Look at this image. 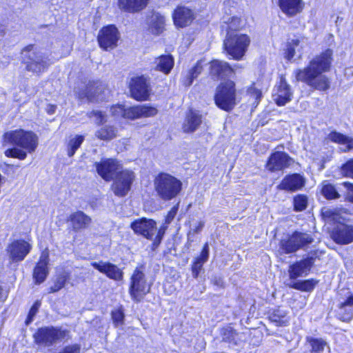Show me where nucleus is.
Returning a JSON list of instances; mask_svg holds the SVG:
<instances>
[{"label":"nucleus","mask_w":353,"mask_h":353,"mask_svg":"<svg viewBox=\"0 0 353 353\" xmlns=\"http://www.w3.org/2000/svg\"><path fill=\"white\" fill-rule=\"evenodd\" d=\"M3 141L23 149L13 148L6 150L4 152L7 157L17 158L20 160L27 157V152H34L39 144V137L34 132L22 129L6 132L3 134Z\"/></svg>","instance_id":"f03ea898"},{"label":"nucleus","mask_w":353,"mask_h":353,"mask_svg":"<svg viewBox=\"0 0 353 353\" xmlns=\"http://www.w3.org/2000/svg\"><path fill=\"white\" fill-rule=\"evenodd\" d=\"M203 265V263L197 262L196 261H194V262L193 263V265L192 266V275L194 278H196L198 276L201 270L202 269Z\"/></svg>","instance_id":"4d7b16f0"},{"label":"nucleus","mask_w":353,"mask_h":353,"mask_svg":"<svg viewBox=\"0 0 353 353\" xmlns=\"http://www.w3.org/2000/svg\"><path fill=\"white\" fill-rule=\"evenodd\" d=\"M321 193L327 199L329 200L336 199L340 197V194L334 185L327 183L326 181H324L322 183Z\"/></svg>","instance_id":"ea45409f"},{"label":"nucleus","mask_w":353,"mask_h":353,"mask_svg":"<svg viewBox=\"0 0 353 353\" xmlns=\"http://www.w3.org/2000/svg\"><path fill=\"white\" fill-rule=\"evenodd\" d=\"M81 345L79 344H73L65 346L59 353H80Z\"/></svg>","instance_id":"6e6d98bb"},{"label":"nucleus","mask_w":353,"mask_h":353,"mask_svg":"<svg viewBox=\"0 0 353 353\" xmlns=\"http://www.w3.org/2000/svg\"><path fill=\"white\" fill-rule=\"evenodd\" d=\"M69 336V331L54 327L39 328L34 337L37 344L50 347Z\"/></svg>","instance_id":"6e6552de"},{"label":"nucleus","mask_w":353,"mask_h":353,"mask_svg":"<svg viewBox=\"0 0 353 353\" xmlns=\"http://www.w3.org/2000/svg\"><path fill=\"white\" fill-rule=\"evenodd\" d=\"M117 135V129L112 125H104L95 132V136L103 141H110Z\"/></svg>","instance_id":"f704fd0d"},{"label":"nucleus","mask_w":353,"mask_h":353,"mask_svg":"<svg viewBox=\"0 0 353 353\" xmlns=\"http://www.w3.org/2000/svg\"><path fill=\"white\" fill-rule=\"evenodd\" d=\"M48 253L43 252L39 261L34 269L33 278L36 283H43L48 274Z\"/></svg>","instance_id":"cd10ccee"},{"label":"nucleus","mask_w":353,"mask_h":353,"mask_svg":"<svg viewBox=\"0 0 353 353\" xmlns=\"http://www.w3.org/2000/svg\"><path fill=\"white\" fill-rule=\"evenodd\" d=\"M131 96L137 101L147 100L150 94V83L143 76L132 78L130 83Z\"/></svg>","instance_id":"2eb2a0df"},{"label":"nucleus","mask_w":353,"mask_h":353,"mask_svg":"<svg viewBox=\"0 0 353 353\" xmlns=\"http://www.w3.org/2000/svg\"><path fill=\"white\" fill-rule=\"evenodd\" d=\"M84 139L83 135H75L69 139L67 144V154L68 157H71L75 154L83 142Z\"/></svg>","instance_id":"4c0bfd02"},{"label":"nucleus","mask_w":353,"mask_h":353,"mask_svg":"<svg viewBox=\"0 0 353 353\" xmlns=\"http://www.w3.org/2000/svg\"><path fill=\"white\" fill-rule=\"evenodd\" d=\"M148 0H119V6L121 10L129 12H136L146 7Z\"/></svg>","instance_id":"2f4dec72"},{"label":"nucleus","mask_w":353,"mask_h":353,"mask_svg":"<svg viewBox=\"0 0 353 353\" xmlns=\"http://www.w3.org/2000/svg\"><path fill=\"white\" fill-rule=\"evenodd\" d=\"M94 166L98 174L105 181H110L115 175L122 169L121 165L114 159H103L96 162Z\"/></svg>","instance_id":"f8f14e48"},{"label":"nucleus","mask_w":353,"mask_h":353,"mask_svg":"<svg viewBox=\"0 0 353 353\" xmlns=\"http://www.w3.org/2000/svg\"><path fill=\"white\" fill-rule=\"evenodd\" d=\"M314 261L315 257L311 255L291 265L288 270L290 279L295 280L298 277L307 275Z\"/></svg>","instance_id":"a211bd4d"},{"label":"nucleus","mask_w":353,"mask_h":353,"mask_svg":"<svg viewBox=\"0 0 353 353\" xmlns=\"http://www.w3.org/2000/svg\"><path fill=\"white\" fill-rule=\"evenodd\" d=\"M327 137L332 142L346 145V149L344 150V152L353 149V139L351 137L336 131L330 132Z\"/></svg>","instance_id":"72a5a7b5"},{"label":"nucleus","mask_w":353,"mask_h":353,"mask_svg":"<svg viewBox=\"0 0 353 353\" xmlns=\"http://www.w3.org/2000/svg\"><path fill=\"white\" fill-rule=\"evenodd\" d=\"M294 208L296 212H301L307 206V197L304 194H298L294 198Z\"/></svg>","instance_id":"37998d69"},{"label":"nucleus","mask_w":353,"mask_h":353,"mask_svg":"<svg viewBox=\"0 0 353 353\" xmlns=\"http://www.w3.org/2000/svg\"><path fill=\"white\" fill-rule=\"evenodd\" d=\"M66 280H67L66 275H65V274L59 275L58 277L57 278L54 285L50 287L49 292L53 293V292H58L59 290H60L62 288L64 287Z\"/></svg>","instance_id":"49530a36"},{"label":"nucleus","mask_w":353,"mask_h":353,"mask_svg":"<svg viewBox=\"0 0 353 353\" xmlns=\"http://www.w3.org/2000/svg\"><path fill=\"white\" fill-rule=\"evenodd\" d=\"M332 239L338 244L345 245L353 242V225L337 224L332 230Z\"/></svg>","instance_id":"6ab92c4d"},{"label":"nucleus","mask_w":353,"mask_h":353,"mask_svg":"<svg viewBox=\"0 0 353 353\" xmlns=\"http://www.w3.org/2000/svg\"><path fill=\"white\" fill-rule=\"evenodd\" d=\"M203 71L202 61H199L196 65L190 70L186 77L183 80V84L186 86L192 85L193 81L196 79Z\"/></svg>","instance_id":"58836bf2"},{"label":"nucleus","mask_w":353,"mask_h":353,"mask_svg":"<svg viewBox=\"0 0 353 353\" xmlns=\"http://www.w3.org/2000/svg\"><path fill=\"white\" fill-rule=\"evenodd\" d=\"M307 341L312 347V352L313 353H319L320 352H322L326 345V343L323 340L319 339L307 337Z\"/></svg>","instance_id":"c03bdc74"},{"label":"nucleus","mask_w":353,"mask_h":353,"mask_svg":"<svg viewBox=\"0 0 353 353\" xmlns=\"http://www.w3.org/2000/svg\"><path fill=\"white\" fill-rule=\"evenodd\" d=\"M209 253H210L209 245L208 243H205L203 245V248L201 252L200 256H198L195 259V261L204 264L208 260Z\"/></svg>","instance_id":"8fccbe9b"},{"label":"nucleus","mask_w":353,"mask_h":353,"mask_svg":"<svg viewBox=\"0 0 353 353\" xmlns=\"http://www.w3.org/2000/svg\"><path fill=\"white\" fill-rule=\"evenodd\" d=\"M7 297V293L4 292L1 285H0V301H3Z\"/></svg>","instance_id":"680f3d73"},{"label":"nucleus","mask_w":353,"mask_h":353,"mask_svg":"<svg viewBox=\"0 0 353 353\" xmlns=\"http://www.w3.org/2000/svg\"><path fill=\"white\" fill-rule=\"evenodd\" d=\"M181 181L167 173H160L154 179V188L157 195L164 201L176 197L181 192Z\"/></svg>","instance_id":"7ed1b4c3"},{"label":"nucleus","mask_w":353,"mask_h":353,"mask_svg":"<svg viewBox=\"0 0 353 353\" xmlns=\"http://www.w3.org/2000/svg\"><path fill=\"white\" fill-rule=\"evenodd\" d=\"M287 312L281 307L274 309L269 316V319L279 326H285L288 323Z\"/></svg>","instance_id":"c9c22d12"},{"label":"nucleus","mask_w":353,"mask_h":353,"mask_svg":"<svg viewBox=\"0 0 353 353\" xmlns=\"http://www.w3.org/2000/svg\"><path fill=\"white\" fill-rule=\"evenodd\" d=\"M98 87L94 88L90 85L86 88L85 91H82L79 93V97L81 99H87L89 101H94V100L99 99L98 96Z\"/></svg>","instance_id":"a19ab883"},{"label":"nucleus","mask_w":353,"mask_h":353,"mask_svg":"<svg viewBox=\"0 0 353 353\" xmlns=\"http://www.w3.org/2000/svg\"><path fill=\"white\" fill-rule=\"evenodd\" d=\"M350 74H353V68H347L345 70V75L349 76Z\"/></svg>","instance_id":"e2e57ef3"},{"label":"nucleus","mask_w":353,"mask_h":353,"mask_svg":"<svg viewBox=\"0 0 353 353\" xmlns=\"http://www.w3.org/2000/svg\"><path fill=\"white\" fill-rule=\"evenodd\" d=\"M111 112L115 118L123 117L136 119L141 117H154L157 114V110L154 107L148 105H137L125 108L123 105H118L111 108Z\"/></svg>","instance_id":"39448f33"},{"label":"nucleus","mask_w":353,"mask_h":353,"mask_svg":"<svg viewBox=\"0 0 353 353\" xmlns=\"http://www.w3.org/2000/svg\"><path fill=\"white\" fill-rule=\"evenodd\" d=\"M221 336L224 341L232 342L234 340L236 333L231 327H227L221 330Z\"/></svg>","instance_id":"de8ad7c7"},{"label":"nucleus","mask_w":353,"mask_h":353,"mask_svg":"<svg viewBox=\"0 0 353 353\" xmlns=\"http://www.w3.org/2000/svg\"><path fill=\"white\" fill-rule=\"evenodd\" d=\"M332 61V50L327 49L315 56L307 67L296 70L294 72L296 79L307 83L316 90L326 91L330 87V80L323 73L330 70Z\"/></svg>","instance_id":"f257e3e1"},{"label":"nucleus","mask_w":353,"mask_h":353,"mask_svg":"<svg viewBox=\"0 0 353 353\" xmlns=\"http://www.w3.org/2000/svg\"><path fill=\"white\" fill-rule=\"evenodd\" d=\"M32 245L24 240H16L9 244L6 248L7 254L11 262L22 261L29 254Z\"/></svg>","instance_id":"4468645a"},{"label":"nucleus","mask_w":353,"mask_h":353,"mask_svg":"<svg viewBox=\"0 0 353 353\" xmlns=\"http://www.w3.org/2000/svg\"><path fill=\"white\" fill-rule=\"evenodd\" d=\"M272 97L279 106L285 105L292 100V91L284 77H281L279 83L275 85Z\"/></svg>","instance_id":"f3484780"},{"label":"nucleus","mask_w":353,"mask_h":353,"mask_svg":"<svg viewBox=\"0 0 353 353\" xmlns=\"http://www.w3.org/2000/svg\"><path fill=\"white\" fill-rule=\"evenodd\" d=\"M305 185V180L299 174L286 176L278 185V188L286 191L295 192L301 189Z\"/></svg>","instance_id":"a878e982"},{"label":"nucleus","mask_w":353,"mask_h":353,"mask_svg":"<svg viewBox=\"0 0 353 353\" xmlns=\"http://www.w3.org/2000/svg\"><path fill=\"white\" fill-rule=\"evenodd\" d=\"M292 159L285 152H275L272 153L266 163V168L271 172L280 171L288 168Z\"/></svg>","instance_id":"412c9836"},{"label":"nucleus","mask_w":353,"mask_h":353,"mask_svg":"<svg viewBox=\"0 0 353 353\" xmlns=\"http://www.w3.org/2000/svg\"><path fill=\"white\" fill-rule=\"evenodd\" d=\"M256 99H258L259 97H261V93L259 91H256Z\"/></svg>","instance_id":"0e129e2a"},{"label":"nucleus","mask_w":353,"mask_h":353,"mask_svg":"<svg viewBox=\"0 0 353 353\" xmlns=\"http://www.w3.org/2000/svg\"><path fill=\"white\" fill-rule=\"evenodd\" d=\"M250 42V38L246 34H232L228 32L223 45L230 55L234 59L240 60L245 54Z\"/></svg>","instance_id":"1a4fd4ad"},{"label":"nucleus","mask_w":353,"mask_h":353,"mask_svg":"<svg viewBox=\"0 0 353 353\" xmlns=\"http://www.w3.org/2000/svg\"><path fill=\"white\" fill-rule=\"evenodd\" d=\"M313 238L307 233L294 232L288 239L281 241L280 246L285 254L294 253L312 243Z\"/></svg>","instance_id":"9d476101"},{"label":"nucleus","mask_w":353,"mask_h":353,"mask_svg":"<svg viewBox=\"0 0 353 353\" xmlns=\"http://www.w3.org/2000/svg\"><path fill=\"white\" fill-rule=\"evenodd\" d=\"M174 66V59L170 55H162L155 59L154 68L165 74L170 72Z\"/></svg>","instance_id":"7c9ffc66"},{"label":"nucleus","mask_w":353,"mask_h":353,"mask_svg":"<svg viewBox=\"0 0 353 353\" xmlns=\"http://www.w3.org/2000/svg\"><path fill=\"white\" fill-rule=\"evenodd\" d=\"M112 318L117 326L121 325L123 323L124 314L121 310H117L112 312Z\"/></svg>","instance_id":"603ef678"},{"label":"nucleus","mask_w":353,"mask_h":353,"mask_svg":"<svg viewBox=\"0 0 353 353\" xmlns=\"http://www.w3.org/2000/svg\"><path fill=\"white\" fill-rule=\"evenodd\" d=\"M150 290V287L145 279V267L141 265L136 268L130 277L129 292L132 299L140 301Z\"/></svg>","instance_id":"0eeeda50"},{"label":"nucleus","mask_w":353,"mask_h":353,"mask_svg":"<svg viewBox=\"0 0 353 353\" xmlns=\"http://www.w3.org/2000/svg\"><path fill=\"white\" fill-rule=\"evenodd\" d=\"M239 68V65H235L232 68H234L233 72H234V71H236V68Z\"/></svg>","instance_id":"69168bd1"},{"label":"nucleus","mask_w":353,"mask_h":353,"mask_svg":"<svg viewBox=\"0 0 353 353\" xmlns=\"http://www.w3.org/2000/svg\"><path fill=\"white\" fill-rule=\"evenodd\" d=\"M278 6L283 14L293 17L302 12L304 3L303 0H278Z\"/></svg>","instance_id":"393cba45"},{"label":"nucleus","mask_w":353,"mask_h":353,"mask_svg":"<svg viewBox=\"0 0 353 353\" xmlns=\"http://www.w3.org/2000/svg\"><path fill=\"white\" fill-rule=\"evenodd\" d=\"M341 172L345 176L353 178V159L342 165Z\"/></svg>","instance_id":"09e8293b"},{"label":"nucleus","mask_w":353,"mask_h":353,"mask_svg":"<svg viewBox=\"0 0 353 353\" xmlns=\"http://www.w3.org/2000/svg\"><path fill=\"white\" fill-rule=\"evenodd\" d=\"M203 226H204V222H203V221H200V222L198 223V225L195 227V228L194 229V232L195 233H199V232H200L202 230V229H203Z\"/></svg>","instance_id":"052dcab7"},{"label":"nucleus","mask_w":353,"mask_h":353,"mask_svg":"<svg viewBox=\"0 0 353 353\" xmlns=\"http://www.w3.org/2000/svg\"><path fill=\"white\" fill-rule=\"evenodd\" d=\"M336 315L339 319L344 322H350L353 319V294H350L339 303Z\"/></svg>","instance_id":"bb28decb"},{"label":"nucleus","mask_w":353,"mask_h":353,"mask_svg":"<svg viewBox=\"0 0 353 353\" xmlns=\"http://www.w3.org/2000/svg\"><path fill=\"white\" fill-rule=\"evenodd\" d=\"M343 185L347 190V197L349 201L353 203V184L350 182H344Z\"/></svg>","instance_id":"13d9d810"},{"label":"nucleus","mask_w":353,"mask_h":353,"mask_svg":"<svg viewBox=\"0 0 353 353\" xmlns=\"http://www.w3.org/2000/svg\"><path fill=\"white\" fill-rule=\"evenodd\" d=\"M318 281L312 279L304 281H294L289 285L290 288L303 292H311L313 290Z\"/></svg>","instance_id":"e433bc0d"},{"label":"nucleus","mask_w":353,"mask_h":353,"mask_svg":"<svg viewBox=\"0 0 353 353\" xmlns=\"http://www.w3.org/2000/svg\"><path fill=\"white\" fill-rule=\"evenodd\" d=\"M179 208V202L177 203L172 208V209L168 213L165 217V223L170 224L173 219H174Z\"/></svg>","instance_id":"5fc2aeb1"},{"label":"nucleus","mask_w":353,"mask_h":353,"mask_svg":"<svg viewBox=\"0 0 353 353\" xmlns=\"http://www.w3.org/2000/svg\"><path fill=\"white\" fill-rule=\"evenodd\" d=\"M203 122V116L195 110H190L185 116L182 125L184 133H193L199 129Z\"/></svg>","instance_id":"b1692460"},{"label":"nucleus","mask_w":353,"mask_h":353,"mask_svg":"<svg viewBox=\"0 0 353 353\" xmlns=\"http://www.w3.org/2000/svg\"><path fill=\"white\" fill-rule=\"evenodd\" d=\"M241 26V19L237 17H233L231 18L230 21L225 23V25L222 26L223 29H225L227 31V34L228 32L234 34V32L239 30Z\"/></svg>","instance_id":"a18cd8bd"},{"label":"nucleus","mask_w":353,"mask_h":353,"mask_svg":"<svg viewBox=\"0 0 353 353\" xmlns=\"http://www.w3.org/2000/svg\"><path fill=\"white\" fill-rule=\"evenodd\" d=\"M119 39V32L114 25L103 27L97 37L99 46L105 50L114 48Z\"/></svg>","instance_id":"ddd939ff"},{"label":"nucleus","mask_w":353,"mask_h":353,"mask_svg":"<svg viewBox=\"0 0 353 353\" xmlns=\"http://www.w3.org/2000/svg\"><path fill=\"white\" fill-rule=\"evenodd\" d=\"M210 73L212 76L223 78L233 72L234 68L225 61L214 60L211 62Z\"/></svg>","instance_id":"c756f323"},{"label":"nucleus","mask_w":353,"mask_h":353,"mask_svg":"<svg viewBox=\"0 0 353 353\" xmlns=\"http://www.w3.org/2000/svg\"><path fill=\"white\" fill-rule=\"evenodd\" d=\"M92 266L101 273L105 274L108 278L114 281H121L123 278V271L116 265L110 262L99 261L91 263Z\"/></svg>","instance_id":"4be33fe9"},{"label":"nucleus","mask_w":353,"mask_h":353,"mask_svg":"<svg viewBox=\"0 0 353 353\" xmlns=\"http://www.w3.org/2000/svg\"><path fill=\"white\" fill-rule=\"evenodd\" d=\"M172 17L174 25L179 28L190 25L194 19V14L190 8L183 6H179L174 10Z\"/></svg>","instance_id":"5701e85b"},{"label":"nucleus","mask_w":353,"mask_h":353,"mask_svg":"<svg viewBox=\"0 0 353 353\" xmlns=\"http://www.w3.org/2000/svg\"><path fill=\"white\" fill-rule=\"evenodd\" d=\"M165 25V18L159 13H154L149 19V29L154 34H161Z\"/></svg>","instance_id":"473e14b6"},{"label":"nucleus","mask_w":353,"mask_h":353,"mask_svg":"<svg viewBox=\"0 0 353 353\" xmlns=\"http://www.w3.org/2000/svg\"><path fill=\"white\" fill-rule=\"evenodd\" d=\"M134 173L129 170H120L115 175L114 183L112 185V190L117 196H125L131 188L134 180Z\"/></svg>","instance_id":"9b49d317"},{"label":"nucleus","mask_w":353,"mask_h":353,"mask_svg":"<svg viewBox=\"0 0 353 353\" xmlns=\"http://www.w3.org/2000/svg\"><path fill=\"white\" fill-rule=\"evenodd\" d=\"M57 106L55 105L52 104H48L46 108V112L50 114H54L55 112Z\"/></svg>","instance_id":"bf43d9fd"},{"label":"nucleus","mask_w":353,"mask_h":353,"mask_svg":"<svg viewBox=\"0 0 353 353\" xmlns=\"http://www.w3.org/2000/svg\"><path fill=\"white\" fill-rule=\"evenodd\" d=\"M68 228L74 232H79L90 227L92 218L81 210L71 213L67 218Z\"/></svg>","instance_id":"dca6fc26"},{"label":"nucleus","mask_w":353,"mask_h":353,"mask_svg":"<svg viewBox=\"0 0 353 353\" xmlns=\"http://www.w3.org/2000/svg\"><path fill=\"white\" fill-rule=\"evenodd\" d=\"M89 117H95V123L97 125L101 124L106 121L105 115L99 110H92L88 114Z\"/></svg>","instance_id":"3c124183"},{"label":"nucleus","mask_w":353,"mask_h":353,"mask_svg":"<svg viewBox=\"0 0 353 353\" xmlns=\"http://www.w3.org/2000/svg\"><path fill=\"white\" fill-rule=\"evenodd\" d=\"M321 213L323 219L328 223L336 222L341 219L339 211L336 209L325 208L322 210Z\"/></svg>","instance_id":"79ce46f5"},{"label":"nucleus","mask_w":353,"mask_h":353,"mask_svg":"<svg viewBox=\"0 0 353 353\" xmlns=\"http://www.w3.org/2000/svg\"><path fill=\"white\" fill-rule=\"evenodd\" d=\"M22 61L26 68L34 73L43 72L50 63L48 59L40 52L35 51L33 46H28L21 52Z\"/></svg>","instance_id":"20e7f679"},{"label":"nucleus","mask_w":353,"mask_h":353,"mask_svg":"<svg viewBox=\"0 0 353 353\" xmlns=\"http://www.w3.org/2000/svg\"><path fill=\"white\" fill-rule=\"evenodd\" d=\"M216 105L222 110L230 111L236 105L235 84L232 81L222 83L216 88L214 96Z\"/></svg>","instance_id":"423d86ee"},{"label":"nucleus","mask_w":353,"mask_h":353,"mask_svg":"<svg viewBox=\"0 0 353 353\" xmlns=\"http://www.w3.org/2000/svg\"><path fill=\"white\" fill-rule=\"evenodd\" d=\"M307 45V41L304 37H297L292 39L288 42L285 52V57L288 60H291L295 55L296 52L303 53V48Z\"/></svg>","instance_id":"c85d7f7f"},{"label":"nucleus","mask_w":353,"mask_h":353,"mask_svg":"<svg viewBox=\"0 0 353 353\" xmlns=\"http://www.w3.org/2000/svg\"><path fill=\"white\" fill-rule=\"evenodd\" d=\"M130 226L136 234H141L148 239H152L157 229L156 222L145 218L135 220Z\"/></svg>","instance_id":"aec40b11"},{"label":"nucleus","mask_w":353,"mask_h":353,"mask_svg":"<svg viewBox=\"0 0 353 353\" xmlns=\"http://www.w3.org/2000/svg\"><path fill=\"white\" fill-rule=\"evenodd\" d=\"M40 305H41V303L39 301H37L30 308L28 316L26 321V323L27 325L30 324L32 321L34 316L36 315L37 312H38Z\"/></svg>","instance_id":"864d4df0"}]
</instances>
